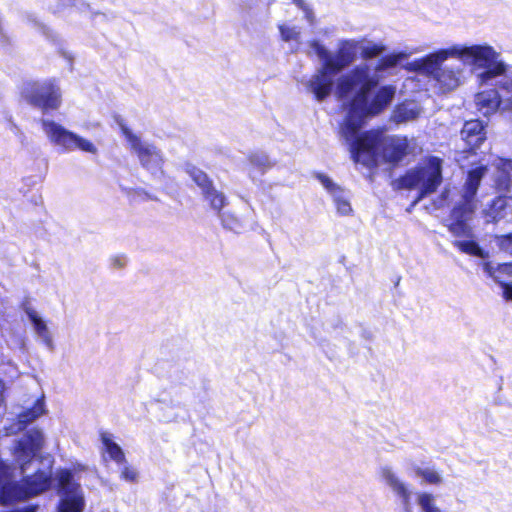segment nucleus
<instances>
[{"mask_svg": "<svg viewBox=\"0 0 512 512\" xmlns=\"http://www.w3.org/2000/svg\"><path fill=\"white\" fill-rule=\"evenodd\" d=\"M25 421H22L21 418H11V420L15 421L10 427H5L6 435L15 434L18 431H21L27 427V425L34 418H25Z\"/></svg>", "mask_w": 512, "mask_h": 512, "instance_id": "33", "label": "nucleus"}, {"mask_svg": "<svg viewBox=\"0 0 512 512\" xmlns=\"http://www.w3.org/2000/svg\"><path fill=\"white\" fill-rule=\"evenodd\" d=\"M363 40L364 42L361 43L359 47L360 55L363 60H371L385 53L386 46L382 43H374L366 41L365 39Z\"/></svg>", "mask_w": 512, "mask_h": 512, "instance_id": "26", "label": "nucleus"}, {"mask_svg": "<svg viewBox=\"0 0 512 512\" xmlns=\"http://www.w3.org/2000/svg\"><path fill=\"white\" fill-rule=\"evenodd\" d=\"M121 469L120 477L121 479L127 481V482H136L138 479V473L137 471L132 468L128 462L120 463L118 464Z\"/></svg>", "mask_w": 512, "mask_h": 512, "instance_id": "32", "label": "nucleus"}, {"mask_svg": "<svg viewBox=\"0 0 512 512\" xmlns=\"http://www.w3.org/2000/svg\"><path fill=\"white\" fill-rule=\"evenodd\" d=\"M511 177L508 174L502 173L496 180L497 188L504 192L505 195H509L511 193Z\"/></svg>", "mask_w": 512, "mask_h": 512, "instance_id": "34", "label": "nucleus"}, {"mask_svg": "<svg viewBox=\"0 0 512 512\" xmlns=\"http://www.w3.org/2000/svg\"><path fill=\"white\" fill-rule=\"evenodd\" d=\"M486 124L473 119L466 121L461 129V138L471 150L478 149L486 140Z\"/></svg>", "mask_w": 512, "mask_h": 512, "instance_id": "15", "label": "nucleus"}, {"mask_svg": "<svg viewBox=\"0 0 512 512\" xmlns=\"http://www.w3.org/2000/svg\"><path fill=\"white\" fill-rule=\"evenodd\" d=\"M4 389H5L4 382L2 380H0V406L2 405V403L4 401V396H3Z\"/></svg>", "mask_w": 512, "mask_h": 512, "instance_id": "46", "label": "nucleus"}, {"mask_svg": "<svg viewBox=\"0 0 512 512\" xmlns=\"http://www.w3.org/2000/svg\"><path fill=\"white\" fill-rule=\"evenodd\" d=\"M21 94L29 105L43 112L56 110L61 105V90L55 79L25 82Z\"/></svg>", "mask_w": 512, "mask_h": 512, "instance_id": "9", "label": "nucleus"}, {"mask_svg": "<svg viewBox=\"0 0 512 512\" xmlns=\"http://www.w3.org/2000/svg\"><path fill=\"white\" fill-rule=\"evenodd\" d=\"M22 310L30 321L35 334L48 350H54V342L46 321L34 310L27 301L22 303Z\"/></svg>", "mask_w": 512, "mask_h": 512, "instance_id": "14", "label": "nucleus"}, {"mask_svg": "<svg viewBox=\"0 0 512 512\" xmlns=\"http://www.w3.org/2000/svg\"><path fill=\"white\" fill-rule=\"evenodd\" d=\"M222 227L225 230L231 231L235 234H240L244 231L245 225L242 219L236 216L230 211H224L223 209L216 212Z\"/></svg>", "mask_w": 512, "mask_h": 512, "instance_id": "24", "label": "nucleus"}, {"mask_svg": "<svg viewBox=\"0 0 512 512\" xmlns=\"http://www.w3.org/2000/svg\"><path fill=\"white\" fill-rule=\"evenodd\" d=\"M314 177L322 184L325 190L330 194L334 204L342 201L350 195V192L342 186L335 183L329 176L321 172H314Z\"/></svg>", "mask_w": 512, "mask_h": 512, "instance_id": "20", "label": "nucleus"}, {"mask_svg": "<svg viewBox=\"0 0 512 512\" xmlns=\"http://www.w3.org/2000/svg\"><path fill=\"white\" fill-rule=\"evenodd\" d=\"M61 500L58 512H82L84 498L80 486L75 483L74 476L69 470H62L58 478Z\"/></svg>", "mask_w": 512, "mask_h": 512, "instance_id": "13", "label": "nucleus"}, {"mask_svg": "<svg viewBox=\"0 0 512 512\" xmlns=\"http://www.w3.org/2000/svg\"><path fill=\"white\" fill-rule=\"evenodd\" d=\"M457 238H465V240L453 241V246L458 248L462 253L478 257L481 259H487L489 253L482 248L479 243L474 239L473 229L471 228V234L469 236H456Z\"/></svg>", "mask_w": 512, "mask_h": 512, "instance_id": "19", "label": "nucleus"}, {"mask_svg": "<svg viewBox=\"0 0 512 512\" xmlns=\"http://www.w3.org/2000/svg\"><path fill=\"white\" fill-rule=\"evenodd\" d=\"M159 404V401L158 400H155V401H151L150 402V406L153 407V406H156Z\"/></svg>", "mask_w": 512, "mask_h": 512, "instance_id": "48", "label": "nucleus"}, {"mask_svg": "<svg viewBox=\"0 0 512 512\" xmlns=\"http://www.w3.org/2000/svg\"><path fill=\"white\" fill-rule=\"evenodd\" d=\"M200 194L203 201L207 203L209 208L215 213L228 205L227 196L223 191L218 190L215 184L212 185V188H208Z\"/></svg>", "mask_w": 512, "mask_h": 512, "instance_id": "21", "label": "nucleus"}, {"mask_svg": "<svg viewBox=\"0 0 512 512\" xmlns=\"http://www.w3.org/2000/svg\"><path fill=\"white\" fill-rule=\"evenodd\" d=\"M498 244L502 251L512 255V232L499 236Z\"/></svg>", "mask_w": 512, "mask_h": 512, "instance_id": "35", "label": "nucleus"}, {"mask_svg": "<svg viewBox=\"0 0 512 512\" xmlns=\"http://www.w3.org/2000/svg\"><path fill=\"white\" fill-rule=\"evenodd\" d=\"M475 104L483 116L489 117L499 109L501 96L496 89L484 90L475 95Z\"/></svg>", "mask_w": 512, "mask_h": 512, "instance_id": "17", "label": "nucleus"}, {"mask_svg": "<svg viewBox=\"0 0 512 512\" xmlns=\"http://www.w3.org/2000/svg\"><path fill=\"white\" fill-rule=\"evenodd\" d=\"M127 264V257L125 255H114L110 258V265L113 269H122Z\"/></svg>", "mask_w": 512, "mask_h": 512, "instance_id": "38", "label": "nucleus"}, {"mask_svg": "<svg viewBox=\"0 0 512 512\" xmlns=\"http://www.w3.org/2000/svg\"><path fill=\"white\" fill-rule=\"evenodd\" d=\"M512 213V198L509 195L498 196L494 198L485 210L487 222L497 223Z\"/></svg>", "mask_w": 512, "mask_h": 512, "instance_id": "16", "label": "nucleus"}, {"mask_svg": "<svg viewBox=\"0 0 512 512\" xmlns=\"http://www.w3.org/2000/svg\"><path fill=\"white\" fill-rule=\"evenodd\" d=\"M449 54H454L463 64L472 66L474 71L482 70L478 74L481 84H487L507 71V65L500 59V53L487 43L454 44L449 47Z\"/></svg>", "mask_w": 512, "mask_h": 512, "instance_id": "5", "label": "nucleus"}, {"mask_svg": "<svg viewBox=\"0 0 512 512\" xmlns=\"http://www.w3.org/2000/svg\"><path fill=\"white\" fill-rule=\"evenodd\" d=\"M502 288V296L506 301H512V283H507L502 280L497 282Z\"/></svg>", "mask_w": 512, "mask_h": 512, "instance_id": "41", "label": "nucleus"}, {"mask_svg": "<svg viewBox=\"0 0 512 512\" xmlns=\"http://www.w3.org/2000/svg\"><path fill=\"white\" fill-rule=\"evenodd\" d=\"M185 172L198 187L200 193L207 190L208 188H212V185H214L212 178L206 172L194 166L193 164H186Z\"/></svg>", "mask_w": 512, "mask_h": 512, "instance_id": "23", "label": "nucleus"}, {"mask_svg": "<svg viewBox=\"0 0 512 512\" xmlns=\"http://www.w3.org/2000/svg\"><path fill=\"white\" fill-rule=\"evenodd\" d=\"M43 444V434L40 430H28L15 447V457L20 465L23 485L12 480L11 468L0 460V504L10 505L38 495L50 486L51 471L38 470L32 476L26 475L28 466L37 456Z\"/></svg>", "mask_w": 512, "mask_h": 512, "instance_id": "2", "label": "nucleus"}, {"mask_svg": "<svg viewBox=\"0 0 512 512\" xmlns=\"http://www.w3.org/2000/svg\"><path fill=\"white\" fill-rule=\"evenodd\" d=\"M305 13L306 20L310 23V25H314L315 23V16L313 11L308 7H302Z\"/></svg>", "mask_w": 512, "mask_h": 512, "instance_id": "44", "label": "nucleus"}, {"mask_svg": "<svg viewBox=\"0 0 512 512\" xmlns=\"http://www.w3.org/2000/svg\"><path fill=\"white\" fill-rule=\"evenodd\" d=\"M35 24V26L38 27V29L45 35L47 38L52 39V31L43 23L37 21L36 19L32 20Z\"/></svg>", "mask_w": 512, "mask_h": 512, "instance_id": "42", "label": "nucleus"}, {"mask_svg": "<svg viewBox=\"0 0 512 512\" xmlns=\"http://www.w3.org/2000/svg\"><path fill=\"white\" fill-rule=\"evenodd\" d=\"M381 482L393 494L400 512H415L413 499L418 492L406 482L392 467L385 465L379 469Z\"/></svg>", "mask_w": 512, "mask_h": 512, "instance_id": "12", "label": "nucleus"}, {"mask_svg": "<svg viewBox=\"0 0 512 512\" xmlns=\"http://www.w3.org/2000/svg\"><path fill=\"white\" fill-rule=\"evenodd\" d=\"M47 413L45 397L42 395L34 400L32 406L27 407L25 411L19 413L17 416H43Z\"/></svg>", "mask_w": 512, "mask_h": 512, "instance_id": "29", "label": "nucleus"}, {"mask_svg": "<svg viewBox=\"0 0 512 512\" xmlns=\"http://www.w3.org/2000/svg\"><path fill=\"white\" fill-rule=\"evenodd\" d=\"M129 195H131L133 198L138 197L142 201H148V200L158 201V198L156 196L148 193L147 191H145L142 188L132 189L131 192L129 193Z\"/></svg>", "mask_w": 512, "mask_h": 512, "instance_id": "36", "label": "nucleus"}, {"mask_svg": "<svg viewBox=\"0 0 512 512\" xmlns=\"http://www.w3.org/2000/svg\"><path fill=\"white\" fill-rule=\"evenodd\" d=\"M497 271L500 274L512 275V263L498 264Z\"/></svg>", "mask_w": 512, "mask_h": 512, "instance_id": "43", "label": "nucleus"}, {"mask_svg": "<svg viewBox=\"0 0 512 512\" xmlns=\"http://www.w3.org/2000/svg\"><path fill=\"white\" fill-rule=\"evenodd\" d=\"M414 473L426 484L440 485L443 483L441 473L434 466H415Z\"/></svg>", "mask_w": 512, "mask_h": 512, "instance_id": "25", "label": "nucleus"}, {"mask_svg": "<svg viewBox=\"0 0 512 512\" xmlns=\"http://www.w3.org/2000/svg\"><path fill=\"white\" fill-rule=\"evenodd\" d=\"M337 212L342 216H347L352 212V207L350 204V195L343 199L342 201H339L335 204Z\"/></svg>", "mask_w": 512, "mask_h": 512, "instance_id": "37", "label": "nucleus"}, {"mask_svg": "<svg viewBox=\"0 0 512 512\" xmlns=\"http://www.w3.org/2000/svg\"><path fill=\"white\" fill-rule=\"evenodd\" d=\"M320 67L317 68L315 73L307 80H302V84L305 86L308 93L312 94L314 99L317 102H324L327 100L336 85V94H338V82L339 79L342 77H338L336 82V77L340 74L337 72L334 68H332L328 63L325 61H320ZM347 73H345L346 75ZM344 76V74H343ZM337 97L340 100H343L346 102V108L349 109V99H341L339 95Z\"/></svg>", "mask_w": 512, "mask_h": 512, "instance_id": "11", "label": "nucleus"}, {"mask_svg": "<svg viewBox=\"0 0 512 512\" xmlns=\"http://www.w3.org/2000/svg\"><path fill=\"white\" fill-rule=\"evenodd\" d=\"M442 159L430 156L424 166L408 170L403 176L397 179L399 189L418 188V202L432 194L442 183Z\"/></svg>", "mask_w": 512, "mask_h": 512, "instance_id": "6", "label": "nucleus"}, {"mask_svg": "<svg viewBox=\"0 0 512 512\" xmlns=\"http://www.w3.org/2000/svg\"><path fill=\"white\" fill-rule=\"evenodd\" d=\"M115 121L130 144L132 151L137 155L141 167L150 173L154 179H160L164 174L163 165L165 158L163 152L154 144L143 141L135 135L127 127L121 116H115Z\"/></svg>", "mask_w": 512, "mask_h": 512, "instance_id": "7", "label": "nucleus"}, {"mask_svg": "<svg viewBox=\"0 0 512 512\" xmlns=\"http://www.w3.org/2000/svg\"><path fill=\"white\" fill-rule=\"evenodd\" d=\"M487 173V166L478 165L470 169L463 187V193L450 211L447 228L453 236H469L475 211L477 209L476 195L483 177Z\"/></svg>", "mask_w": 512, "mask_h": 512, "instance_id": "3", "label": "nucleus"}, {"mask_svg": "<svg viewBox=\"0 0 512 512\" xmlns=\"http://www.w3.org/2000/svg\"><path fill=\"white\" fill-rule=\"evenodd\" d=\"M448 58H455L449 47L438 49L408 63L407 69L432 78L443 93L450 92L460 85L463 68L461 64H444Z\"/></svg>", "mask_w": 512, "mask_h": 512, "instance_id": "4", "label": "nucleus"}, {"mask_svg": "<svg viewBox=\"0 0 512 512\" xmlns=\"http://www.w3.org/2000/svg\"><path fill=\"white\" fill-rule=\"evenodd\" d=\"M101 441L105 447L106 453L115 463L120 464L126 462L125 454L122 448L113 440V435L107 431L100 433Z\"/></svg>", "mask_w": 512, "mask_h": 512, "instance_id": "22", "label": "nucleus"}, {"mask_svg": "<svg viewBox=\"0 0 512 512\" xmlns=\"http://www.w3.org/2000/svg\"><path fill=\"white\" fill-rule=\"evenodd\" d=\"M361 336L368 341H370L373 337L372 332L367 329H362Z\"/></svg>", "mask_w": 512, "mask_h": 512, "instance_id": "45", "label": "nucleus"}, {"mask_svg": "<svg viewBox=\"0 0 512 512\" xmlns=\"http://www.w3.org/2000/svg\"><path fill=\"white\" fill-rule=\"evenodd\" d=\"M411 53L392 52L382 56L372 73L368 64L354 66L338 82V95L349 99V109L340 126V134L356 163L375 167L379 160L396 165L408 154L406 137L385 135L381 130L362 132L367 120L381 114L392 103L396 88L392 85L378 87L380 74L408 59Z\"/></svg>", "mask_w": 512, "mask_h": 512, "instance_id": "1", "label": "nucleus"}, {"mask_svg": "<svg viewBox=\"0 0 512 512\" xmlns=\"http://www.w3.org/2000/svg\"><path fill=\"white\" fill-rule=\"evenodd\" d=\"M280 35L283 41L289 42V41H299L301 31L300 28L296 26H287V25H280L279 26Z\"/></svg>", "mask_w": 512, "mask_h": 512, "instance_id": "31", "label": "nucleus"}, {"mask_svg": "<svg viewBox=\"0 0 512 512\" xmlns=\"http://www.w3.org/2000/svg\"><path fill=\"white\" fill-rule=\"evenodd\" d=\"M416 501L421 512H443L436 504V498L429 492H418Z\"/></svg>", "mask_w": 512, "mask_h": 512, "instance_id": "27", "label": "nucleus"}, {"mask_svg": "<svg viewBox=\"0 0 512 512\" xmlns=\"http://www.w3.org/2000/svg\"><path fill=\"white\" fill-rule=\"evenodd\" d=\"M364 40L341 39L338 50L332 52L319 40L309 41L308 45L319 61H325L337 72L342 73L357 60L360 44Z\"/></svg>", "mask_w": 512, "mask_h": 512, "instance_id": "8", "label": "nucleus"}, {"mask_svg": "<svg viewBox=\"0 0 512 512\" xmlns=\"http://www.w3.org/2000/svg\"><path fill=\"white\" fill-rule=\"evenodd\" d=\"M250 164L256 168L261 175H263L268 169L272 168L274 163L270 160L268 155L264 152L257 151L251 153L249 156Z\"/></svg>", "mask_w": 512, "mask_h": 512, "instance_id": "28", "label": "nucleus"}, {"mask_svg": "<svg viewBox=\"0 0 512 512\" xmlns=\"http://www.w3.org/2000/svg\"><path fill=\"white\" fill-rule=\"evenodd\" d=\"M41 125L50 142L61 147L63 151L70 152L78 149L91 154L97 153V148L91 141L66 129L55 121L42 118Z\"/></svg>", "mask_w": 512, "mask_h": 512, "instance_id": "10", "label": "nucleus"}, {"mask_svg": "<svg viewBox=\"0 0 512 512\" xmlns=\"http://www.w3.org/2000/svg\"><path fill=\"white\" fill-rule=\"evenodd\" d=\"M502 385H503V378L500 377L499 381H498V391L502 390Z\"/></svg>", "mask_w": 512, "mask_h": 512, "instance_id": "47", "label": "nucleus"}, {"mask_svg": "<svg viewBox=\"0 0 512 512\" xmlns=\"http://www.w3.org/2000/svg\"><path fill=\"white\" fill-rule=\"evenodd\" d=\"M62 6H74L80 10H86L89 8V4L83 0H59Z\"/></svg>", "mask_w": 512, "mask_h": 512, "instance_id": "40", "label": "nucleus"}, {"mask_svg": "<svg viewBox=\"0 0 512 512\" xmlns=\"http://www.w3.org/2000/svg\"><path fill=\"white\" fill-rule=\"evenodd\" d=\"M294 2H295L297 5H299V6H301V7H302V5H301V3H300V2H301V0H294Z\"/></svg>", "mask_w": 512, "mask_h": 512, "instance_id": "49", "label": "nucleus"}, {"mask_svg": "<svg viewBox=\"0 0 512 512\" xmlns=\"http://www.w3.org/2000/svg\"><path fill=\"white\" fill-rule=\"evenodd\" d=\"M421 112V107L415 101H404L394 107L390 120L396 124L407 123L416 120Z\"/></svg>", "mask_w": 512, "mask_h": 512, "instance_id": "18", "label": "nucleus"}, {"mask_svg": "<svg viewBox=\"0 0 512 512\" xmlns=\"http://www.w3.org/2000/svg\"><path fill=\"white\" fill-rule=\"evenodd\" d=\"M483 270L489 277L493 278L496 283L500 280V277L496 274L498 273L497 266H494L493 263L484 262Z\"/></svg>", "mask_w": 512, "mask_h": 512, "instance_id": "39", "label": "nucleus"}, {"mask_svg": "<svg viewBox=\"0 0 512 512\" xmlns=\"http://www.w3.org/2000/svg\"><path fill=\"white\" fill-rule=\"evenodd\" d=\"M0 119L7 122V129L10 130L19 140L21 143L24 142L25 135L21 131V129L18 127V125L13 121L12 115L6 111L4 108L0 109Z\"/></svg>", "mask_w": 512, "mask_h": 512, "instance_id": "30", "label": "nucleus"}]
</instances>
